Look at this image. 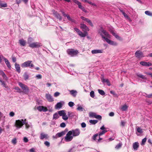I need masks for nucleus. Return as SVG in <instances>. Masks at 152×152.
Wrapping results in <instances>:
<instances>
[{
  "label": "nucleus",
  "instance_id": "72a5a7b5",
  "mask_svg": "<svg viewBox=\"0 0 152 152\" xmlns=\"http://www.w3.org/2000/svg\"><path fill=\"white\" fill-rule=\"evenodd\" d=\"M58 113L60 116H62L66 113H65L64 110H62L59 111L58 112Z\"/></svg>",
  "mask_w": 152,
  "mask_h": 152
},
{
  "label": "nucleus",
  "instance_id": "ddd939ff",
  "mask_svg": "<svg viewBox=\"0 0 152 152\" xmlns=\"http://www.w3.org/2000/svg\"><path fill=\"white\" fill-rule=\"evenodd\" d=\"M45 97L47 100L49 102H52L54 101L53 98L52 96L49 94H46Z\"/></svg>",
  "mask_w": 152,
  "mask_h": 152
},
{
  "label": "nucleus",
  "instance_id": "4d7b16f0",
  "mask_svg": "<svg viewBox=\"0 0 152 152\" xmlns=\"http://www.w3.org/2000/svg\"><path fill=\"white\" fill-rule=\"evenodd\" d=\"M88 23H89V24L92 27L93 26V24L91 22V21L89 20V19L87 21V22Z\"/></svg>",
  "mask_w": 152,
  "mask_h": 152
},
{
  "label": "nucleus",
  "instance_id": "69168bd1",
  "mask_svg": "<svg viewBox=\"0 0 152 152\" xmlns=\"http://www.w3.org/2000/svg\"><path fill=\"white\" fill-rule=\"evenodd\" d=\"M125 122L123 121H121V125L122 126H125Z\"/></svg>",
  "mask_w": 152,
  "mask_h": 152
},
{
  "label": "nucleus",
  "instance_id": "7ed1b4c3",
  "mask_svg": "<svg viewBox=\"0 0 152 152\" xmlns=\"http://www.w3.org/2000/svg\"><path fill=\"white\" fill-rule=\"evenodd\" d=\"M33 39L31 37L28 38V43L29 44V46L32 48H38L42 46V45L39 42H33L31 43Z\"/></svg>",
  "mask_w": 152,
  "mask_h": 152
},
{
  "label": "nucleus",
  "instance_id": "c756f323",
  "mask_svg": "<svg viewBox=\"0 0 152 152\" xmlns=\"http://www.w3.org/2000/svg\"><path fill=\"white\" fill-rule=\"evenodd\" d=\"M77 110L80 111H83L84 110V108L82 107L81 106H80V104H78L77 105Z\"/></svg>",
  "mask_w": 152,
  "mask_h": 152
},
{
  "label": "nucleus",
  "instance_id": "6e6552de",
  "mask_svg": "<svg viewBox=\"0 0 152 152\" xmlns=\"http://www.w3.org/2000/svg\"><path fill=\"white\" fill-rule=\"evenodd\" d=\"M71 131L72 132V134L73 136H77L79 135L80 133V130L78 129H76Z\"/></svg>",
  "mask_w": 152,
  "mask_h": 152
},
{
  "label": "nucleus",
  "instance_id": "49530a36",
  "mask_svg": "<svg viewBox=\"0 0 152 152\" xmlns=\"http://www.w3.org/2000/svg\"><path fill=\"white\" fill-rule=\"evenodd\" d=\"M75 150L74 149V147H73L70 148L67 152H75Z\"/></svg>",
  "mask_w": 152,
  "mask_h": 152
},
{
  "label": "nucleus",
  "instance_id": "338daca9",
  "mask_svg": "<svg viewBox=\"0 0 152 152\" xmlns=\"http://www.w3.org/2000/svg\"><path fill=\"white\" fill-rule=\"evenodd\" d=\"M42 111L45 112L48 110V109L47 108L45 107H44L42 106Z\"/></svg>",
  "mask_w": 152,
  "mask_h": 152
},
{
  "label": "nucleus",
  "instance_id": "58836bf2",
  "mask_svg": "<svg viewBox=\"0 0 152 152\" xmlns=\"http://www.w3.org/2000/svg\"><path fill=\"white\" fill-rule=\"evenodd\" d=\"M67 115L69 117L72 118L74 116V115L72 112H68L67 113Z\"/></svg>",
  "mask_w": 152,
  "mask_h": 152
},
{
  "label": "nucleus",
  "instance_id": "a878e982",
  "mask_svg": "<svg viewBox=\"0 0 152 152\" xmlns=\"http://www.w3.org/2000/svg\"><path fill=\"white\" fill-rule=\"evenodd\" d=\"M0 74L2 75L4 79L5 80H6L7 79V77L6 75L3 71L1 70H0Z\"/></svg>",
  "mask_w": 152,
  "mask_h": 152
},
{
  "label": "nucleus",
  "instance_id": "39448f33",
  "mask_svg": "<svg viewBox=\"0 0 152 152\" xmlns=\"http://www.w3.org/2000/svg\"><path fill=\"white\" fill-rule=\"evenodd\" d=\"M68 54L71 56H74L78 53V50L74 49H68L66 51Z\"/></svg>",
  "mask_w": 152,
  "mask_h": 152
},
{
  "label": "nucleus",
  "instance_id": "f3484780",
  "mask_svg": "<svg viewBox=\"0 0 152 152\" xmlns=\"http://www.w3.org/2000/svg\"><path fill=\"white\" fill-rule=\"evenodd\" d=\"M91 53L93 54L102 53L103 52V50H94L91 51Z\"/></svg>",
  "mask_w": 152,
  "mask_h": 152
},
{
  "label": "nucleus",
  "instance_id": "c03bdc74",
  "mask_svg": "<svg viewBox=\"0 0 152 152\" xmlns=\"http://www.w3.org/2000/svg\"><path fill=\"white\" fill-rule=\"evenodd\" d=\"M112 34L115 36V37L117 39H119L120 38V37L117 35L116 33H115L113 31L111 32Z\"/></svg>",
  "mask_w": 152,
  "mask_h": 152
},
{
  "label": "nucleus",
  "instance_id": "4c0bfd02",
  "mask_svg": "<svg viewBox=\"0 0 152 152\" xmlns=\"http://www.w3.org/2000/svg\"><path fill=\"white\" fill-rule=\"evenodd\" d=\"M145 13L146 15L152 17V12H151L149 11H146L145 12Z\"/></svg>",
  "mask_w": 152,
  "mask_h": 152
},
{
  "label": "nucleus",
  "instance_id": "e2e57ef3",
  "mask_svg": "<svg viewBox=\"0 0 152 152\" xmlns=\"http://www.w3.org/2000/svg\"><path fill=\"white\" fill-rule=\"evenodd\" d=\"M42 106H39L37 108V109L40 111H42Z\"/></svg>",
  "mask_w": 152,
  "mask_h": 152
},
{
  "label": "nucleus",
  "instance_id": "0eeeda50",
  "mask_svg": "<svg viewBox=\"0 0 152 152\" xmlns=\"http://www.w3.org/2000/svg\"><path fill=\"white\" fill-rule=\"evenodd\" d=\"M135 56L137 58H141L144 57L143 53L140 50H137L135 53Z\"/></svg>",
  "mask_w": 152,
  "mask_h": 152
},
{
  "label": "nucleus",
  "instance_id": "680f3d73",
  "mask_svg": "<svg viewBox=\"0 0 152 152\" xmlns=\"http://www.w3.org/2000/svg\"><path fill=\"white\" fill-rule=\"evenodd\" d=\"M44 144L45 145L48 147H49L50 146V142L47 141H46L44 142Z\"/></svg>",
  "mask_w": 152,
  "mask_h": 152
},
{
  "label": "nucleus",
  "instance_id": "20e7f679",
  "mask_svg": "<svg viewBox=\"0 0 152 152\" xmlns=\"http://www.w3.org/2000/svg\"><path fill=\"white\" fill-rule=\"evenodd\" d=\"M31 61H27L21 64V66L22 67H29L30 68H34V64L31 63Z\"/></svg>",
  "mask_w": 152,
  "mask_h": 152
},
{
  "label": "nucleus",
  "instance_id": "bb28decb",
  "mask_svg": "<svg viewBox=\"0 0 152 152\" xmlns=\"http://www.w3.org/2000/svg\"><path fill=\"white\" fill-rule=\"evenodd\" d=\"M7 7V4L6 3H4L2 1H0V7Z\"/></svg>",
  "mask_w": 152,
  "mask_h": 152
},
{
  "label": "nucleus",
  "instance_id": "09e8293b",
  "mask_svg": "<svg viewBox=\"0 0 152 152\" xmlns=\"http://www.w3.org/2000/svg\"><path fill=\"white\" fill-rule=\"evenodd\" d=\"M145 94L146 95V96H145V95H143L144 96H145L146 97L150 98L152 97V94H150L147 95V94L146 93H145Z\"/></svg>",
  "mask_w": 152,
  "mask_h": 152
},
{
  "label": "nucleus",
  "instance_id": "5fc2aeb1",
  "mask_svg": "<svg viewBox=\"0 0 152 152\" xmlns=\"http://www.w3.org/2000/svg\"><path fill=\"white\" fill-rule=\"evenodd\" d=\"M80 18L83 20H84V21H86V22H87V21L89 19L88 18H86L83 16H81L80 17Z\"/></svg>",
  "mask_w": 152,
  "mask_h": 152
},
{
  "label": "nucleus",
  "instance_id": "de8ad7c7",
  "mask_svg": "<svg viewBox=\"0 0 152 152\" xmlns=\"http://www.w3.org/2000/svg\"><path fill=\"white\" fill-rule=\"evenodd\" d=\"M68 105L70 107H72L75 104L74 103L72 102H70L68 103Z\"/></svg>",
  "mask_w": 152,
  "mask_h": 152
},
{
  "label": "nucleus",
  "instance_id": "f704fd0d",
  "mask_svg": "<svg viewBox=\"0 0 152 152\" xmlns=\"http://www.w3.org/2000/svg\"><path fill=\"white\" fill-rule=\"evenodd\" d=\"M59 116H58V113H56L55 114H54L53 115V119H56L59 118Z\"/></svg>",
  "mask_w": 152,
  "mask_h": 152
},
{
  "label": "nucleus",
  "instance_id": "f257e3e1",
  "mask_svg": "<svg viewBox=\"0 0 152 152\" xmlns=\"http://www.w3.org/2000/svg\"><path fill=\"white\" fill-rule=\"evenodd\" d=\"M99 33L101 36L102 38L105 40V41L109 44L112 45H116L117 43L112 40L109 39L107 38H110V36L108 32L104 30L102 28H101L99 31Z\"/></svg>",
  "mask_w": 152,
  "mask_h": 152
},
{
  "label": "nucleus",
  "instance_id": "2eb2a0df",
  "mask_svg": "<svg viewBox=\"0 0 152 152\" xmlns=\"http://www.w3.org/2000/svg\"><path fill=\"white\" fill-rule=\"evenodd\" d=\"M2 58L4 60L5 62L7 67L8 68L10 69L11 68V66L10 64L9 61L4 57H3Z\"/></svg>",
  "mask_w": 152,
  "mask_h": 152
},
{
  "label": "nucleus",
  "instance_id": "b1692460",
  "mask_svg": "<svg viewBox=\"0 0 152 152\" xmlns=\"http://www.w3.org/2000/svg\"><path fill=\"white\" fill-rule=\"evenodd\" d=\"M62 104L61 102H58L55 106V108L56 109H59L62 107Z\"/></svg>",
  "mask_w": 152,
  "mask_h": 152
},
{
  "label": "nucleus",
  "instance_id": "473e14b6",
  "mask_svg": "<svg viewBox=\"0 0 152 152\" xmlns=\"http://www.w3.org/2000/svg\"><path fill=\"white\" fill-rule=\"evenodd\" d=\"M89 122L93 124H95L98 122V121L97 120H90L89 121Z\"/></svg>",
  "mask_w": 152,
  "mask_h": 152
},
{
  "label": "nucleus",
  "instance_id": "79ce46f5",
  "mask_svg": "<svg viewBox=\"0 0 152 152\" xmlns=\"http://www.w3.org/2000/svg\"><path fill=\"white\" fill-rule=\"evenodd\" d=\"M122 145V144L121 143H119L115 147V148L116 149H118L121 148Z\"/></svg>",
  "mask_w": 152,
  "mask_h": 152
},
{
  "label": "nucleus",
  "instance_id": "4468645a",
  "mask_svg": "<svg viewBox=\"0 0 152 152\" xmlns=\"http://www.w3.org/2000/svg\"><path fill=\"white\" fill-rule=\"evenodd\" d=\"M70 94L74 97H75L77 95V92L75 90H69Z\"/></svg>",
  "mask_w": 152,
  "mask_h": 152
},
{
  "label": "nucleus",
  "instance_id": "9b49d317",
  "mask_svg": "<svg viewBox=\"0 0 152 152\" xmlns=\"http://www.w3.org/2000/svg\"><path fill=\"white\" fill-rule=\"evenodd\" d=\"M140 65L144 66H149L152 65V64L149 62H146L144 61H141L140 62Z\"/></svg>",
  "mask_w": 152,
  "mask_h": 152
},
{
  "label": "nucleus",
  "instance_id": "f03ea898",
  "mask_svg": "<svg viewBox=\"0 0 152 152\" xmlns=\"http://www.w3.org/2000/svg\"><path fill=\"white\" fill-rule=\"evenodd\" d=\"M24 124L25 125L26 129H28L31 126V123H28L26 119H21L16 121L15 125L18 129L21 128Z\"/></svg>",
  "mask_w": 152,
  "mask_h": 152
},
{
  "label": "nucleus",
  "instance_id": "e433bc0d",
  "mask_svg": "<svg viewBox=\"0 0 152 152\" xmlns=\"http://www.w3.org/2000/svg\"><path fill=\"white\" fill-rule=\"evenodd\" d=\"M107 132V131L106 130H103L102 131L100 132L99 133V134H98L99 136H100L104 134V133H105L106 132Z\"/></svg>",
  "mask_w": 152,
  "mask_h": 152
},
{
  "label": "nucleus",
  "instance_id": "423d86ee",
  "mask_svg": "<svg viewBox=\"0 0 152 152\" xmlns=\"http://www.w3.org/2000/svg\"><path fill=\"white\" fill-rule=\"evenodd\" d=\"M72 132L71 131H69L66 134L65 139L66 141L69 142L71 141L73 139V136H72Z\"/></svg>",
  "mask_w": 152,
  "mask_h": 152
},
{
  "label": "nucleus",
  "instance_id": "c85d7f7f",
  "mask_svg": "<svg viewBox=\"0 0 152 152\" xmlns=\"http://www.w3.org/2000/svg\"><path fill=\"white\" fill-rule=\"evenodd\" d=\"M23 76L25 80H28L29 78V76L27 72H25L24 73Z\"/></svg>",
  "mask_w": 152,
  "mask_h": 152
},
{
  "label": "nucleus",
  "instance_id": "aec40b11",
  "mask_svg": "<svg viewBox=\"0 0 152 152\" xmlns=\"http://www.w3.org/2000/svg\"><path fill=\"white\" fill-rule=\"evenodd\" d=\"M25 94H27L28 92V89L27 86H20Z\"/></svg>",
  "mask_w": 152,
  "mask_h": 152
},
{
  "label": "nucleus",
  "instance_id": "a19ab883",
  "mask_svg": "<svg viewBox=\"0 0 152 152\" xmlns=\"http://www.w3.org/2000/svg\"><path fill=\"white\" fill-rule=\"evenodd\" d=\"M147 140V138L146 137L144 138L143 139L142 141V142L141 144V145H143L145 144V142H146Z\"/></svg>",
  "mask_w": 152,
  "mask_h": 152
},
{
  "label": "nucleus",
  "instance_id": "7c9ffc66",
  "mask_svg": "<svg viewBox=\"0 0 152 152\" xmlns=\"http://www.w3.org/2000/svg\"><path fill=\"white\" fill-rule=\"evenodd\" d=\"M99 93L102 96H105V93L104 91L101 89H98Z\"/></svg>",
  "mask_w": 152,
  "mask_h": 152
},
{
  "label": "nucleus",
  "instance_id": "0e129e2a",
  "mask_svg": "<svg viewBox=\"0 0 152 152\" xmlns=\"http://www.w3.org/2000/svg\"><path fill=\"white\" fill-rule=\"evenodd\" d=\"M81 126L82 128H85L86 126V124L84 122H83L81 124Z\"/></svg>",
  "mask_w": 152,
  "mask_h": 152
},
{
  "label": "nucleus",
  "instance_id": "052dcab7",
  "mask_svg": "<svg viewBox=\"0 0 152 152\" xmlns=\"http://www.w3.org/2000/svg\"><path fill=\"white\" fill-rule=\"evenodd\" d=\"M66 126V125L65 123L64 122H62L61 124L60 125V126L62 128H64Z\"/></svg>",
  "mask_w": 152,
  "mask_h": 152
},
{
  "label": "nucleus",
  "instance_id": "412c9836",
  "mask_svg": "<svg viewBox=\"0 0 152 152\" xmlns=\"http://www.w3.org/2000/svg\"><path fill=\"white\" fill-rule=\"evenodd\" d=\"M136 75L140 78H141L143 80H147V78L144 75H143L139 73H137L136 74Z\"/></svg>",
  "mask_w": 152,
  "mask_h": 152
},
{
  "label": "nucleus",
  "instance_id": "ea45409f",
  "mask_svg": "<svg viewBox=\"0 0 152 152\" xmlns=\"http://www.w3.org/2000/svg\"><path fill=\"white\" fill-rule=\"evenodd\" d=\"M62 119L65 121H66L68 119V117L67 116L66 113L64 114L62 116Z\"/></svg>",
  "mask_w": 152,
  "mask_h": 152
},
{
  "label": "nucleus",
  "instance_id": "774afa93",
  "mask_svg": "<svg viewBox=\"0 0 152 152\" xmlns=\"http://www.w3.org/2000/svg\"><path fill=\"white\" fill-rule=\"evenodd\" d=\"M12 61L13 62H15L16 61V58L15 57V56H12Z\"/></svg>",
  "mask_w": 152,
  "mask_h": 152
},
{
  "label": "nucleus",
  "instance_id": "37998d69",
  "mask_svg": "<svg viewBox=\"0 0 152 152\" xmlns=\"http://www.w3.org/2000/svg\"><path fill=\"white\" fill-rule=\"evenodd\" d=\"M96 114L95 113L93 112H90L89 113V116L91 117H94L95 118L96 116Z\"/></svg>",
  "mask_w": 152,
  "mask_h": 152
},
{
  "label": "nucleus",
  "instance_id": "1a4fd4ad",
  "mask_svg": "<svg viewBox=\"0 0 152 152\" xmlns=\"http://www.w3.org/2000/svg\"><path fill=\"white\" fill-rule=\"evenodd\" d=\"M80 28L82 29L83 31L85 32H86V31H88L89 30V29L88 27L84 24H80Z\"/></svg>",
  "mask_w": 152,
  "mask_h": 152
},
{
  "label": "nucleus",
  "instance_id": "5701e85b",
  "mask_svg": "<svg viewBox=\"0 0 152 152\" xmlns=\"http://www.w3.org/2000/svg\"><path fill=\"white\" fill-rule=\"evenodd\" d=\"M76 4H77L78 6V7L81 9L82 7L83 6H82L81 3L79 1L77 0H72Z\"/></svg>",
  "mask_w": 152,
  "mask_h": 152
},
{
  "label": "nucleus",
  "instance_id": "6e6d98bb",
  "mask_svg": "<svg viewBox=\"0 0 152 152\" xmlns=\"http://www.w3.org/2000/svg\"><path fill=\"white\" fill-rule=\"evenodd\" d=\"M15 88L18 92H21L22 91L18 87H16Z\"/></svg>",
  "mask_w": 152,
  "mask_h": 152
},
{
  "label": "nucleus",
  "instance_id": "864d4df0",
  "mask_svg": "<svg viewBox=\"0 0 152 152\" xmlns=\"http://www.w3.org/2000/svg\"><path fill=\"white\" fill-rule=\"evenodd\" d=\"M80 18L83 20H84V21H86V22H87V21L89 19L88 18H86L83 16H81L80 17Z\"/></svg>",
  "mask_w": 152,
  "mask_h": 152
},
{
  "label": "nucleus",
  "instance_id": "f8f14e48",
  "mask_svg": "<svg viewBox=\"0 0 152 152\" xmlns=\"http://www.w3.org/2000/svg\"><path fill=\"white\" fill-rule=\"evenodd\" d=\"M48 135L47 134H45L43 132H42L40 134L39 138L41 140H43L44 138L46 140L48 138Z\"/></svg>",
  "mask_w": 152,
  "mask_h": 152
},
{
  "label": "nucleus",
  "instance_id": "3c124183",
  "mask_svg": "<svg viewBox=\"0 0 152 152\" xmlns=\"http://www.w3.org/2000/svg\"><path fill=\"white\" fill-rule=\"evenodd\" d=\"M123 15L126 18L129 19V20L130 19V18H129V16L127 15V14H126V13H125V12L124 13Z\"/></svg>",
  "mask_w": 152,
  "mask_h": 152
},
{
  "label": "nucleus",
  "instance_id": "4be33fe9",
  "mask_svg": "<svg viewBox=\"0 0 152 152\" xmlns=\"http://www.w3.org/2000/svg\"><path fill=\"white\" fill-rule=\"evenodd\" d=\"M139 147V143L137 142L134 143L133 144V147L135 150H137Z\"/></svg>",
  "mask_w": 152,
  "mask_h": 152
},
{
  "label": "nucleus",
  "instance_id": "13d9d810",
  "mask_svg": "<svg viewBox=\"0 0 152 152\" xmlns=\"http://www.w3.org/2000/svg\"><path fill=\"white\" fill-rule=\"evenodd\" d=\"M95 118L98 119L99 120H101L102 119V116L100 115H97L96 114Z\"/></svg>",
  "mask_w": 152,
  "mask_h": 152
},
{
  "label": "nucleus",
  "instance_id": "2f4dec72",
  "mask_svg": "<svg viewBox=\"0 0 152 152\" xmlns=\"http://www.w3.org/2000/svg\"><path fill=\"white\" fill-rule=\"evenodd\" d=\"M127 106L125 104L122 107L121 109L123 111H125L127 110Z\"/></svg>",
  "mask_w": 152,
  "mask_h": 152
},
{
  "label": "nucleus",
  "instance_id": "bf43d9fd",
  "mask_svg": "<svg viewBox=\"0 0 152 152\" xmlns=\"http://www.w3.org/2000/svg\"><path fill=\"white\" fill-rule=\"evenodd\" d=\"M87 2L88 3V4H90L91 5H93V6H96V4H95L94 3H93L90 1H88H88H87Z\"/></svg>",
  "mask_w": 152,
  "mask_h": 152
},
{
  "label": "nucleus",
  "instance_id": "dca6fc26",
  "mask_svg": "<svg viewBox=\"0 0 152 152\" xmlns=\"http://www.w3.org/2000/svg\"><path fill=\"white\" fill-rule=\"evenodd\" d=\"M102 82L105 84L107 85V86H110V84L109 80L108 79H105L102 77L101 78Z\"/></svg>",
  "mask_w": 152,
  "mask_h": 152
},
{
  "label": "nucleus",
  "instance_id": "393cba45",
  "mask_svg": "<svg viewBox=\"0 0 152 152\" xmlns=\"http://www.w3.org/2000/svg\"><path fill=\"white\" fill-rule=\"evenodd\" d=\"M15 68L16 71L18 73H20V67L19 64H17L16 63L15 64Z\"/></svg>",
  "mask_w": 152,
  "mask_h": 152
},
{
  "label": "nucleus",
  "instance_id": "9d476101",
  "mask_svg": "<svg viewBox=\"0 0 152 152\" xmlns=\"http://www.w3.org/2000/svg\"><path fill=\"white\" fill-rule=\"evenodd\" d=\"M53 14L55 17L59 19V20H61L62 19V18L60 14L58 13L57 12H56L54 10L53 11Z\"/></svg>",
  "mask_w": 152,
  "mask_h": 152
},
{
  "label": "nucleus",
  "instance_id": "cd10ccee",
  "mask_svg": "<svg viewBox=\"0 0 152 152\" xmlns=\"http://www.w3.org/2000/svg\"><path fill=\"white\" fill-rule=\"evenodd\" d=\"M110 93L112 94L114 97H118V95L114 91H110Z\"/></svg>",
  "mask_w": 152,
  "mask_h": 152
},
{
  "label": "nucleus",
  "instance_id": "6ab92c4d",
  "mask_svg": "<svg viewBox=\"0 0 152 152\" xmlns=\"http://www.w3.org/2000/svg\"><path fill=\"white\" fill-rule=\"evenodd\" d=\"M79 35L82 37H85L87 35V32H85L83 33L81 31H79V32L77 34Z\"/></svg>",
  "mask_w": 152,
  "mask_h": 152
},
{
  "label": "nucleus",
  "instance_id": "8fccbe9b",
  "mask_svg": "<svg viewBox=\"0 0 152 152\" xmlns=\"http://www.w3.org/2000/svg\"><path fill=\"white\" fill-rule=\"evenodd\" d=\"M137 131L138 132L140 133H141L142 132V129L139 127H137Z\"/></svg>",
  "mask_w": 152,
  "mask_h": 152
},
{
  "label": "nucleus",
  "instance_id": "a211bd4d",
  "mask_svg": "<svg viewBox=\"0 0 152 152\" xmlns=\"http://www.w3.org/2000/svg\"><path fill=\"white\" fill-rule=\"evenodd\" d=\"M19 42L20 45L22 46H24L26 45V41L23 39H20Z\"/></svg>",
  "mask_w": 152,
  "mask_h": 152
},
{
  "label": "nucleus",
  "instance_id": "c9c22d12",
  "mask_svg": "<svg viewBox=\"0 0 152 152\" xmlns=\"http://www.w3.org/2000/svg\"><path fill=\"white\" fill-rule=\"evenodd\" d=\"M57 137H62V136H64V132H63L62 131L60 132H59L57 133Z\"/></svg>",
  "mask_w": 152,
  "mask_h": 152
},
{
  "label": "nucleus",
  "instance_id": "603ef678",
  "mask_svg": "<svg viewBox=\"0 0 152 152\" xmlns=\"http://www.w3.org/2000/svg\"><path fill=\"white\" fill-rule=\"evenodd\" d=\"M99 135V134H95L92 137V138L94 140H96V137Z\"/></svg>",
  "mask_w": 152,
  "mask_h": 152
},
{
  "label": "nucleus",
  "instance_id": "a18cd8bd",
  "mask_svg": "<svg viewBox=\"0 0 152 152\" xmlns=\"http://www.w3.org/2000/svg\"><path fill=\"white\" fill-rule=\"evenodd\" d=\"M90 96L92 98H94L95 96L94 92L93 91H91L90 93Z\"/></svg>",
  "mask_w": 152,
  "mask_h": 152
}]
</instances>
